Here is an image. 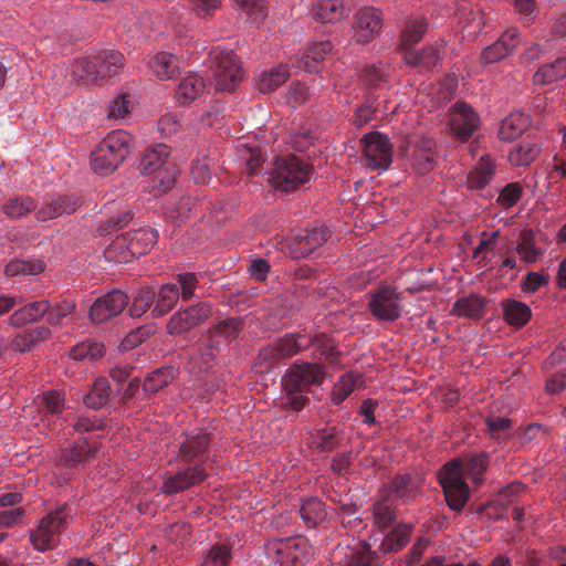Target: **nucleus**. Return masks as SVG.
Instances as JSON below:
<instances>
[{
    "mask_svg": "<svg viewBox=\"0 0 566 566\" xmlns=\"http://www.w3.org/2000/svg\"><path fill=\"white\" fill-rule=\"evenodd\" d=\"M311 546L304 538H287L271 543L269 554L275 555L281 566H304L311 555Z\"/></svg>",
    "mask_w": 566,
    "mask_h": 566,
    "instance_id": "nucleus-9",
    "label": "nucleus"
},
{
    "mask_svg": "<svg viewBox=\"0 0 566 566\" xmlns=\"http://www.w3.org/2000/svg\"><path fill=\"white\" fill-rule=\"evenodd\" d=\"M325 378L322 365L314 363L294 364L282 377V386L287 395L286 406L295 411L302 410L310 399L305 392L313 385H321Z\"/></svg>",
    "mask_w": 566,
    "mask_h": 566,
    "instance_id": "nucleus-2",
    "label": "nucleus"
},
{
    "mask_svg": "<svg viewBox=\"0 0 566 566\" xmlns=\"http://www.w3.org/2000/svg\"><path fill=\"white\" fill-rule=\"evenodd\" d=\"M528 125V117L524 113H512L501 122L499 137L505 142L514 140L526 130Z\"/></svg>",
    "mask_w": 566,
    "mask_h": 566,
    "instance_id": "nucleus-35",
    "label": "nucleus"
},
{
    "mask_svg": "<svg viewBox=\"0 0 566 566\" xmlns=\"http://www.w3.org/2000/svg\"><path fill=\"white\" fill-rule=\"evenodd\" d=\"M566 77V54L542 65L533 76L534 84L547 85Z\"/></svg>",
    "mask_w": 566,
    "mask_h": 566,
    "instance_id": "nucleus-37",
    "label": "nucleus"
},
{
    "mask_svg": "<svg viewBox=\"0 0 566 566\" xmlns=\"http://www.w3.org/2000/svg\"><path fill=\"white\" fill-rule=\"evenodd\" d=\"M50 310V302L48 300L33 301L19 310L14 311L9 317V323L13 327H21L29 323L38 322Z\"/></svg>",
    "mask_w": 566,
    "mask_h": 566,
    "instance_id": "nucleus-26",
    "label": "nucleus"
},
{
    "mask_svg": "<svg viewBox=\"0 0 566 566\" xmlns=\"http://www.w3.org/2000/svg\"><path fill=\"white\" fill-rule=\"evenodd\" d=\"M178 170L175 164H168L165 168L155 172L153 178L154 188L158 192H166L170 190L176 182Z\"/></svg>",
    "mask_w": 566,
    "mask_h": 566,
    "instance_id": "nucleus-59",
    "label": "nucleus"
},
{
    "mask_svg": "<svg viewBox=\"0 0 566 566\" xmlns=\"http://www.w3.org/2000/svg\"><path fill=\"white\" fill-rule=\"evenodd\" d=\"M539 154V147L533 142H523L514 146L509 153V160L514 166H527Z\"/></svg>",
    "mask_w": 566,
    "mask_h": 566,
    "instance_id": "nucleus-48",
    "label": "nucleus"
},
{
    "mask_svg": "<svg viewBox=\"0 0 566 566\" xmlns=\"http://www.w3.org/2000/svg\"><path fill=\"white\" fill-rule=\"evenodd\" d=\"M41 410L45 416H57L64 410V396L57 391H48L41 397Z\"/></svg>",
    "mask_w": 566,
    "mask_h": 566,
    "instance_id": "nucleus-63",
    "label": "nucleus"
},
{
    "mask_svg": "<svg viewBox=\"0 0 566 566\" xmlns=\"http://www.w3.org/2000/svg\"><path fill=\"white\" fill-rule=\"evenodd\" d=\"M51 336V331L45 326H38L34 328L25 329L24 332L14 336L11 340V346L14 350L21 353L31 352L40 343Z\"/></svg>",
    "mask_w": 566,
    "mask_h": 566,
    "instance_id": "nucleus-30",
    "label": "nucleus"
},
{
    "mask_svg": "<svg viewBox=\"0 0 566 566\" xmlns=\"http://www.w3.org/2000/svg\"><path fill=\"white\" fill-rule=\"evenodd\" d=\"M74 310L75 303L72 301H63L54 305L50 303V310L45 314L48 324L52 326L61 325L63 319L71 315Z\"/></svg>",
    "mask_w": 566,
    "mask_h": 566,
    "instance_id": "nucleus-62",
    "label": "nucleus"
},
{
    "mask_svg": "<svg viewBox=\"0 0 566 566\" xmlns=\"http://www.w3.org/2000/svg\"><path fill=\"white\" fill-rule=\"evenodd\" d=\"M208 478L206 469L201 465L188 467L175 475L167 478L163 484V492L176 494L198 485Z\"/></svg>",
    "mask_w": 566,
    "mask_h": 566,
    "instance_id": "nucleus-19",
    "label": "nucleus"
},
{
    "mask_svg": "<svg viewBox=\"0 0 566 566\" xmlns=\"http://www.w3.org/2000/svg\"><path fill=\"white\" fill-rule=\"evenodd\" d=\"M518 44V32L516 29H507L501 38L488 46L481 55L482 61L485 64H492L506 57L516 49Z\"/></svg>",
    "mask_w": 566,
    "mask_h": 566,
    "instance_id": "nucleus-22",
    "label": "nucleus"
},
{
    "mask_svg": "<svg viewBox=\"0 0 566 566\" xmlns=\"http://www.w3.org/2000/svg\"><path fill=\"white\" fill-rule=\"evenodd\" d=\"M212 315V305L200 302L182 311L176 312L168 321L166 329L169 335L177 336L201 325Z\"/></svg>",
    "mask_w": 566,
    "mask_h": 566,
    "instance_id": "nucleus-11",
    "label": "nucleus"
},
{
    "mask_svg": "<svg viewBox=\"0 0 566 566\" xmlns=\"http://www.w3.org/2000/svg\"><path fill=\"white\" fill-rule=\"evenodd\" d=\"M290 77L287 66L279 65L270 71L263 72L258 81V88L261 93H270L284 84Z\"/></svg>",
    "mask_w": 566,
    "mask_h": 566,
    "instance_id": "nucleus-43",
    "label": "nucleus"
},
{
    "mask_svg": "<svg viewBox=\"0 0 566 566\" xmlns=\"http://www.w3.org/2000/svg\"><path fill=\"white\" fill-rule=\"evenodd\" d=\"M158 239V233L156 230L150 228H139L132 232L124 233L120 238H118L113 248L123 250L125 253L120 262L128 261V258H139L147 252L156 244Z\"/></svg>",
    "mask_w": 566,
    "mask_h": 566,
    "instance_id": "nucleus-10",
    "label": "nucleus"
},
{
    "mask_svg": "<svg viewBox=\"0 0 566 566\" xmlns=\"http://www.w3.org/2000/svg\"><path fill=\"white\" fill-rule=\"evenodd\" d=\"M406 61L413 66L433 69L440 63V50L436 46H427L419 52H408Z\"/></svg>",
    "mask_w": 566,
    "mask_h": 566,
    "instance_id": "nucleus-50",
    "label": "nucleus"
},
{
    "mask_svg": "<svg viewBox=\"0 0 566 566\" xmlns=\"http://www.w3.org/2000/svg\"><path fill=\"white\" fill-rule=\"evenodd\" d=\"M243 327V321L240 317H228L213 325L208 333L219 339L221 343L237 339Z\"/></svg>",
    "mask_w": 566,
    "mask_h": 566,
    "instance_id": "nucleus-41",
    "label": "nucleus"
},
{
    "mask_svg": "<svg viewBox=\"0 0 566 566\" xmlns=\"http://www.w3.org/2000/svg\"><path fill=\"white\" fill-rule=\"evenodd\" d=\"M174 379V367L158 368L147 375L143 384V389L146 394H156L168 386Z\"/></svg>",
    "mask_w": 566,
    "mask_h": 566,
    "instance_id": "nucleus-46",
    "label": "nucleus"
},
{
    "mask_svg": "<svg viewBox=\"0 0 566 566\" xmlns=\"http://www.w3.org/2000/svg\"><path fill=\"white\" fill-rule=\"evenodd\" d=\"M389 76L388 69L381 63L366 65L360 73L361 80L369 86L377 87L387 82Z\"/></svg>",
    "mask_w": 566,
    "mask_h": 566,
    "instance_id": "nucleus-60",
    "label": "nucleus"
},
{
    "mask_svg": "<svg viewBox=\"0 0 566 566\" xmlns=\"http://www.w3.org/2000/svg\"><path fill=\"white\" fill-rule=\"evenodd\" d=\"M312 174L313 167L305 159L291 155L275 159L268 180L275 189L287 192L308 182Z\"/></svg>",
    "mask_w": 566,
    "mask_h": 566,
    "instance_id": "nucleus-7",
    "label": "nucleus"
},
{
    "mask_svg": "<svg viewBox=\"0 0 566 566\" xmlns=\"http://www.w3.org/2000/svg\"><path fill=\"white\" fill-rule=\"evenodd\" d=\"M105 347L102 343L96 340H85L75 345L70 356L74 360L93 361L104 356Z\"/></svg>",
    "mask_w": 566,
    "mask_h": 566,
    "instance_id": "nucleus-47",
    "label": "nucleus"
},
{
    "mask_svg": "<svg viewBox=\"0 0 566 566\" xmlns=\"http://www.w3.org/2000/svg\"><path fill=\"white\" fill-rule=\"evenodd\" d=\"M342 432L335 427L325 428L315 436L316 448L319 452H329L340 446Z\"/></svg>",
    "mask_w": 566,
    "mask_h": 566,
    "instance_id": "nucleus-54",
    "label": "nucleus"
},
{
    "mask_svg": "<svg viewBox=\"0 0 566 566\" xmlns=\"http://www.w3.org/2000/svg\"><path fill=\"white\" fill-rule=\"evenodd\" d=\"M366 165L370 169H387L392 161V145L389 138L379 133L367 134L363 139Z\"/></svg>",
    "mask_w": 566,
    "mask_h": 566,
    "instance_id": "nucleus-12",
    "label": "nucleus"
},
{
    "mask_svg": "<svg viewBox=\"0 0 566 566\" xmlns=\"http://www.w3.org/2000/svg\"><path fill=\"white\" fill-rule=\"evenodd\" d=\"M448 125L454 136L469 139L479 127V117L471 106L457 103L449 115Z\"/></svg>",
    "mask_w": 566,
    "mask_h": 566,
    "instance_id": "nucleus-17",
    "label": "nucleus"
},
{
    "mask_svg": "<svg viewBox=\"0 0 566 566\" xmlns=\"http://www.w3.org/2000/svg\"><path fill=\"white\" fill-rule=\"evenodd\" d=\"M333 44L325 40L314 42L296 56L293 64L307 72H316L317 64L332 54Z\"/></svg>",
    "mask_w": 566,
    "mask_h": 566,
    "instance_id": "nucleus-23",
    "label": "nucleus"
},
{
    "mask_svg": "<svg viewBox=\"0 0 566 566\" xmlns=\"http://www.w3.org/2000/svg\"><path fill=\"white\" fill-rule=\"evenodd\" d=\"M74 516L72 505L64 503L51 510L41 518L36 530L30 533V542L38 552L52 549L60 534L69 526Z\"/></svg>",
    "mask_w": 566,
    "mask_h": 566,
    "instance_id": "nucleus-5",
    "label": "nucleus"
},
{
    "mask_svg": "<svg viewBox=\"0 0 566 566\" xmlns=\"http://www.w3.org/2000/svg\"><path fill=\"white\" fill-rule=\"evenodd\" d=\"M422 480L417 474L405 473L396 475L389 484V490L405 502L413 501L420 494Z\"/></svg>",
    "mask_w": 566,
    "mask_h": 566,
    "instance_id": "nucleus-25",
    "label": "nucleus"
},
{
    "mask_svg": "<svg viewBox=\"0 0 566 566\" xmlns=\"http://www.w3.org/2000/svg\"><path fill=\"white\" fill-rule=\"evenodd\" d=\"M98 443L87 438L78 439L72 446L63 449L59 457V464L70 469L83 467L96 458Z\"/></svg>",
    "mask_w": 566,
    "mask_h": 566,
    "instance_id": "nucleus-16",
    "label": "nucleus"
},
{
    "mask_svg": "<svg viewBox=\"0 0 566 566\" xmlns=\"http://www.w3.org/2000/svg\"><path fill=\"white\" fill-rule=\"evenodd\" d=\"M34 209L33 199L24 196L9 199L3 207L4 213L11 218H21Z\"/></svg>",
    "mask_w": 566,
    "mask_h": 566,
    "instance_id": "nucleus-57",
    "label": "nucleus"
},
{
    "mask_svg": "<svg viewBox=\"0 0 566 566\" xmlns=\"http://www.w3.org/2000/svg\"><path fill=\"white\" fill-rule=\"evenodd\" d=\"M515 250L526 263L535 262L541 254L539 249L535 245V237L532 231H523L520 234Z\"/></svg>",
    "mask_w": 566,
    "mask_h": 566,
    "instance_id": "nucleus-53",
    "label": "nucleus"
},
{
    "mask_svg": "<svg viewBox=\"0 0 566 566\" xmlns=\"http://www.w3.org/2000/svg\"><path fill=\"white\" fill-rule=\"evenodd\" d=\"M488 301L478 294H470L458 298L452 306V314L479 321L485 314Z\"/></svg>",
    "mask_w": 566,
    "mask_h": 566,
    "instance_id": "nucleus-27",
    "label": "nucleus"
},
{
    "mask_svg": "<svg viewBox=\"0 0 566 566\" xmlns=\"http://www.w3.org/2000/svg\"><path fill=\"white\" fill-rule=\"evenodd\" d=\"M179 296L180 291L177 284H164L159 292L156 293L157 301L153 308V315L157 317L168 313L176 305Z\"/></svg>",
    "mask_w": 566,
    "mask_h": 566,
    "instance_id": "nucleus-38",
    "label": "nucleus"
},
{
    "mask_svg": "<svg viewBox=\"0 0 566 566\" xmlns=\"http://www.w3.org/2000/svg\"><path fill=\"white\" fill-rule=\"evenodd\" d=\"M495 166L489 155L482 156L476 166L469 172L467 184L472 190H479L490 184Z\"/></svg>",
    "mask_w": 566,
    "mask_h": 566,
    "instance_id": "nucleus-36",
    "label": "nucleus"
},
{
    "mask_svg": "<svg viewBox=\"0 0 566 566\" xmlns=\"http://www.w3.org/2000/svg\"><path fill=\"white\" fill-rule=\"evenodd\" d=\"M412 530L411 524H399L384 537L379 551L384 554L401 551L410 542Z\"/></svg>",
    "mask_w": 566,
    "mask_h": 566,
    "instance_id": "nucleus-33",
    "label": "nucleus"
},
{
    "mask_svg": "<svg viewBox=\"0 0 566 566\" xmlns=\"http://www.w3.org/2000/svg\"><path fill=\"white\" fill-rule=\"evenodd\" d=\"M128 304V296L119 290H114L102 297H98L91 306L90 317L93 322L101 324L117 316Z\"/></svg>",
    "mask_w": 566,
    "mask_h": 566,
    "instance_id": "nucleus-15",
    "label": "nucleus"
},
{
    "mask_svg": "<svg viewBox=\"0 0 566 566\" xmlns=\"http://www.w3.org/2000/svg\"><path fill=\"white\" fill-rule=\"evenodd\" d=\"M488 431L493 439L504 440L510 437L512 421L505 417H489L486 419Z\"/></svg>",
    "mask_w": 566,
    "mask_h": 566,
    "instance_id": "nucleus-64",
    "label": "nucleus"
},
{
    "mask_svg": "<svg viewBox=\"0 0 566 566\" xmlns=\"http://www.w3.org/2000/svg\"><path fill=\"white\" fill-rule=\"evenodd\" d=\"M329 235L331 232L325 226L301 230L295 234L292 243L295 258L310 256L328 240Z\"/></svg>",
    "mask_w": 566,
    "mask_h": 566,
    "instance_id": "nucleus-18",
    "label": "nucleus"
},
{
    "mask_svg": "<svg viewBox=\"0 0 566 566\" xmlns=\"http://www.w3.org/2000/svg\"><path fill=\"white\" fill-rule=\"evenodd\" d=\"M412 158L419 174L431 171L436 165V142L431 137H420L415 144Z\"/></svg>",
    "mask_w": 566,
    "mask_h": 566,
    "instance_id": "nucleus-24",
    "label": "nucleus"
},
{
    "mask_svg": "<svg viewBox=\"0 0 566 566\" xmlns=\"http://www.w3.org/2000/svg\"><path fill=\"white\" fill-rule=\"evenodd\" d=\"M374 517L378 527L386 528L396 521V510L388 501H379L374 505Z\"/></svg>",
    "mask_w": 566,
    "mask_h": 566,
    "instance_id": "nucleus-61",
    "label": "nucleus"
},
{
    "mask_svg": "<svg viewBox=\"0 0 566 566\" xmlns=\"http://www.w3.org/2000/svg\"><path fill=\"white\" fill-rule=\"evenodd\" d=\"M45 269V264L40 259L12 260L4 269L8 276L18 275H38Z\"/></svg>",
    "mask_w": 566,
    "mask_h": 566,
    "instance_id": "nucleus-45",
    "label": "nucleus"
},
{
    "mask_svg": "<svg viewBox=\"0 0 566 566\" xmlns=\"http://www.w3.org/2000/svg\"><path fill=\"white\" fill-rule=\"evenodd\" d=\"M233 2L253 23H259L265 17L264 0H233Z\"/></svg>",
    "mask_w": 566,
    "mask_h": 566,
    "instance_id": "nucleus-58",
    "label": "nucleus"
},
{
    "mask_svg": "<svg viewBox=\"0 0 566 566\" xmlns=\"http://www.w3.org/2000/svg\"><path fill=\"white\" fill-rule=\"evenodd\" d=\"M428 23L423 18H415L407 22L402 32V46L408 49L418 43L427 31Z\"/></svg>",
    "mask_w": 566,
    "mask_h": 566,
    "instance_id": "nucleus-52",
    "label": "nucleus"
},
{
    "mask_svg": "<svg viewBox=\"0 0 566 566\" xmlns=\"http://www.w3.org/2000/svg\"><path fill=\"white\" fill-rule=\"evenodd\" d=\"M149 67L151 73L160 80H171L179 73L177 56L167 52L157 53L149 61Z\"/></svg>",
    "mask_w": 566,
    "mask_h": 566,
    "instance_id": "nucleus-34",
    "label": "nucleus"
},
{
    "mask_svg": "<svg viewBox=\"0 0 566 566\" xmlns=\"http://www.w3.org/2000/svg\"><path fill=\"white\" fill-rule=\"evenodd\" d=\"M382 24L384 18L380 10L374 7L359 9L353 24L355 41L360 44L370 43L380 33Z\"/></svg>",
    "mask_w": 566,
    "mask_h": 566,
    "instance_id": "nucleus-13",
    "label": "nucleus"
},
{
    "mask_svg": "<svg viewBox=\"0 0 566 566\" xmlns=\"http://www.w3.org/2000/svg\"><path fill=\"white\" fill-rule=\"evenodd\" d=\"M77 201L67 196L51 197L46 203L36 211L40 221L57 218L64 213H73L77 210Z\"/></svg>",
    "mask_w": 566,
    "mask_h": 566,
    "instance_id": "nucleus-28",
    "label": "nucleus"
},
{
    "mask_svg": "<svg viewBox=\"0 0 566 566\" xmlns=\"http://www.w3.org/2000/svg\"><path fill=\"white\" fill-rule=\"evenodd\" d=\"M133 108L132 97L128 94L116 96L109 102L107 118L114 122L125 119Z\"/></svg>",
    "mask_w": 566,
    "mask_h": 566,
    "instance_id": "nucleus-55",
    "label": "nucleus"
},
{
    "mask_svg": "<svg viewBox=\"0 0 566 566\" xmlns=\"http://www.w3.org/2000/svg\"><path fill=\"white\" fill-rule=\"evenodd\" d=\"M368 308L376 321L395 322L403 310L401 293L388 285L378 286L369 293Z\"/></svg>",
    "mask_w": 566,
    "mask_h": 566,
    "instance_id": "nucleus-8",
    "label": "nucleus"
},
{
    "mask_svg": "<svg viewBox=\"0 0 566 566\" xmlns=\"http://www.w3.org/2000/svg\"><path fill=\"white\" fill-rule=\"evenodd\" d=\"M361 378L358 374L346 373L335 384L332 391V401L334 405L342 403L358 386Z\"/></svg>",
    "mask_w": 566,
    "mask_h": 566,
    "instance_id": "nucleus-49",
    "label": "nucleus"
},
{
    "mask_svg": "<svg viewBox=\"0 0 566 566\" xmlns=\"http://www.w3.org/2000/svg\"><path fill=\"white\" fill-rule=\"evenodd\" d=\"M111 386L106 378H97L91 390L84 397V403L88 408L101 409L109 401L111 398Z\"/></svg>",
    "mask_w": 566,
    "mask_h": 566,
    "instance_id": "nucleus-42",
    "label": "nucleus"
},
{
    "mask_svg": "<svg viewBox=\"0 0 566 566\" xmlns=\"http://www.w3.org/2000/svg\"><path fill=\"white\" fill-rule=\"evenodd\" d=\"M206 88L205 81L197 74H190L178 84L175 97L179 105H189L199 97Z\"/></svg>",
    "mask_w": 566,
    "mask_h": 566,
    "instance_id": "nucleus-29",
    "label": "nucleus"
},
{
    "mask_svg": "<svg viewBox=\"0 0 566 566\" xmlns=\"http://www.w3.org/2000/svg\"><path fill=\"white\" fill-rule=\"evenodd\" d=\"M209 70L219 92H233L243 78L240 61L232 50L213 48L209 53Z\"/></svg>",
    "mask_w": 566,
    "mask_h": 566,
    "instance_id": "nucleus-4",
    "label": "nucleus"
},
{
    "mask_svg": "<svg viewBox=\"0 0 566 566\" xmlns=\"http://www.w3.org/2000/svg\"><path fill=\"white\" fill-rule=\"evenodd\" d=\"M170 150L165 144H158L147 150L140 161V170L145 175H151L171 164L168 160Z\"/></svg>",
    "mask_w": 566,
    "mask_h": 566,
    "instance_id": "nucleus-32",
    "label": "nucleus"
},
{
    "mask_svg": "<svg viewBox=\"0 0 566 566\" xmlns=\"http://www.w3.org/2000/svg\"><path fill=\"white\" fill-rule=\"evenodd\" d=\"M221 342L208 332L202 336L197 353L191 356L188 367L191 373L208 371L220 353Z\"/></svg>",
    "mask_w": 566,
    "mask_h": 566,
    "instance_id": "nucleus-20",
    "label": "nucleus"
},
{
    "mask_svg": "<svg viewBox=\"0 0 566 566\" xmlns=\"http://www.w3.org/2000/svg\"><path fill=\"white\" fill-rule=\"evenodd\" d=\"M155 298L156 292L153 289H142L134 297V301L128 308L129 315L132 317H140L150 308Z\"/></svg>",
    "mask_w": 566,
    "mask_h": 566,
    "instance_id": "nucleus-56",
    "label": "nucleus"
},
{
    "mask_svg": "<svg viewBox=\"0 0 566 566\" xmlns=\"http://www.w3.org/2000/svg\"><path fill=\"white\" fill-rule=\"evenodd\" d=\"M488 469V455L474 454L465 459L447 462L439 471V483L442 486L447 505L460 513L470 499V488L465 478L480 485Z\"/></svg>",
    "mask_w": 566,
    "mask_h": 566,
    "instance_id": "nucleus-1",
    "label": "nucleus"
},
{
    "mask_svg": "<svg viewBox=\"0 0 566 566\" xmlns=\"http://www.w3.org/2000/svg\"><path fill=\"white\" fill-rule=\"evenodd\" d=\"M133 147L129 133L118 129L111 132L92 153V167L99 175L114 172L127 158Z\"/></svg>",
    "mask_w": 566,
    "mask_h": 566,
    "instance_id": "nucleus-3",
    "label": "nucleus"
},
{
    "mask_svg": "<svg viewBox=\"0 0 566 566\" xmlns=\"http://www.w3.org/2000/svg\"><path fill=\"white\" fill-rule=\"evenodd\" d=\"M345 0H312V15L322 23H329L342 18Z\"/></svg>",
    "mask_w": 566,
    "mask_h": 566,
    "instance_id": "nucleus-31",
    "label": "nucleus"
},
{
    "mask_svg": "<svg viewBox=\"0 0 566 566\" xmlns=\"http://www.w3.org/2000/svg\"><path fill=\"white\" fill-rule=\"evenodd\" d=\"M211 443V434L207 430L199 429L187 434L179 446V457L190 463L201 461Z\"/></svg>",
    "mask_w": 566,
    "mask_h": 566,
    "instance_id": "nucleus-21",
    "label": "nucleus"
},
{
    "mask_svg": "<svg viewBox=\"0 0 566 566\" xmlns=\"http://www.w3.org/2000/svg\"><path fill=\"white\" fill-rule=\"evenodd\" d=\"M503 315L510 325L523 326L530 321L532 311L523 302L507 300L503 303Z\"/></svg>",
    "mask_w": 566,
    "mask_h": 566,
    "instance_id": "nucleus-44",
    "label": "nucleus"
},
{
    "mask_svg": "<svg viewBox=\"0 0 566 566\" xmlns=\"http://www.w3.org/2000/svg\"><path fill=\"white\" fill-rule=\"evenodd\" d=\"M300 515L307 526L315 527L326 517L325 505L317 497H308L302 501Z\"/></svg>",
    "mask_w": 566,
    "mask_h": 566,
    "instance_id": "nucleus-40",
    "label": "nucleus"
},
{
    "mask_svg": "<svg viewBox=\"0 0 566 566\" xmlns=\"http://www.w3.org/2000/svg\"><path fill=\"white\" fill-rule=\"evenodd\" d=\"M314 339L305 334L293 333L279 338L273 344L266 346L261 355L264 359L280 360L294 356L302 349L308 348Z\"/></svg>",
    "mask_w": 566,
    "mask_h": 566,
    "instance_id": "nucleus-14",
    "label": "nucleus"
},
{
    "mask_svg": "<svg viewBox=\"0 0 566 566\" xmlns=\"http://www.w3.org/2000/svg\"><path fill=\"white\" fill-rule=\"evenodd\" d=\"M124 65V55L115 50H102L80 59L74 76L96 82L118 74Z\"/></svg>",
    "mask_w": 566,
    "mask_h": 566,
    "instance_id": "nucleus-6",
    "label": "nucleus"
},
{
    "mask_svg": "<svg viewBox=\"0 0 566 566\" xmlns=\"http://www.w3.org/2000/svg\"><path fill=\"white\" fill-rule=\"evenodd\" d=\"M349 566H379L382 564L378 552L371 551L367 543H359L347 555Z\"/></svg>",
    "mask_w": 566,
    "mask_h": 566,
    "instance_id": "nucleus-39",
    "label": "nucleus"
},
{
    "mask_svg": "<svg viewBox=\"0 0 566 566\" xmlns=\"http://www.w3.org/2000/svg\"><path fill=\"white\" fill-rule=\"evenodd\" d=\"M232 559L231 546L214 544L203 555L200 566H229Z\"/></svg>",
    "mask_w": 566,
    "mask_h": 566,
    "instance_id": "nucleus-51",
    "label": "nucleus"
}]
</instances>
